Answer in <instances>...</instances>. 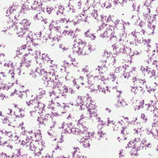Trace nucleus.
<instances>
[{"label": "nucleus", "instance_id": "f257e3e1", "mask_svg": "<svg viewBox=\"0 0 158 158\" xmlns=\"http://www.w3.org/2000/svg\"><path fill=\"white\" fill-rule=\"evenodd\" d=\"M114 34V31H112V28L107 29L106 31H105L102 34H101L100 36L104 38L107 37H110L109 41H114L117 40V37L113 35Z\"/></svg>", "mask_w": 158, "mask_h": 158}, {"label": "nucleus", "instance_id": "f03ea898", "mask_svg": "<svg viewBox=\"0 0 158 158\" xmlns=\"http://www.w3.org/2000/svg\"><path fill=\"white\" fill-rule=\"evenodd\" d=\"M15 19L14 20H12V21L8 23V24H10L11 25V27H12L13 26L14 24L19 23L20 25H21L22 26H23L25 28L26 27H28L31 24V23L27 19H24L21 22L19 21V19L16 18V17L15 16Z\"/></svg>", "mask_w": 158, "mask_h": 158}, {"label": "nucleus", "instance_id": "7ed1b4c3", "mask_svg": "<svg viewBox=\"0 0 158 158\" xmlns=\"http://www.w3.org/2000/svg\"><path fill=\"white\" fill-rule=\"evenodd\" d=\"M78 45V54L79 55L84 54L87 55L86 52L85 51V44L84 43H82V42L81 43H78L77 44H76Z\"/></svg>", "mask_w": 158, "mask_h": 158}, {"label": "nucleus", "instance_id": "20e7f679", "mask_svg": "<svg viewBox=\"0 0 158 158\" xmlns=\"http://www.w3.org/2000/svg\"><path fill=\"white\" fill-rule=\"evenodd\" d=\"M42 6V4H39L38 2L34 1V3L31 6V9L33 10H36L37 11V13L38 14H40V12L43 11V10L41 7Z\"/></svg>", "mask_w": 158, "mask_h": 158}, {"label": "nucleus", "instance_id": "39448f33", "mask_svg": "<svg viewBox=\"0 0 158 158\" xmlns=\"http://www.w3.org/2000/svg\"><path fill=\"white\" fill-rule=\"evenodd\" d=\"M16 29L17 30V34H19L18 36H20L23 35L26 32L28 29V27H26L25 28L23 26H21L19 27L16 26Z\"/></svg>", "mask_w": 158, "mask_h": 158}, {"label": "nucleus", "instance_id": "423d86ee", "mask_svg": "<svg viewBox=\"0 0 158 158\" xmlns=\"http://www.w3.org/2000/svg\"><path fill=\"white\" fill-rule=\"evenodd\" d=\"M42 80L44 81V85H46V87L52 86L53 84V80L50 77H44L42 78Z\"/></svg>", "mask_w": 158, "mask_h": 158}, {"label": "nucleus", "instance_id": "0eeeda50", "mask_svg": "<svg viewBox=\"0 0 158 158\" xmlns=\"http://www.w3.org/2000/svg\"><path fill=\"white\" fill-rule=\"evenodd\" d=\"M104 19L105 20L106 22H110V21H112L111 19V17L110 16L108 17L107 18L106 16L103 17L101 19V21L103 24L101 26V27H99V29L97 30V32L99 31H100L102 30V28H104L105 26H106V25H107V24H106L105 23H104Z\"/></svg>", "mask_w": 158, "mask_h": 158}, {"label": "nucleus", "instance_id": "6e6552de", "mask_svg": "<svg viewBox=\"0 0 158 158\" xmlns=\"http://www.w3.org/2000/svg\"><path fill=\"white\" fill-rule=\"evenodd\" d=\"M17 8V6L12 5L11 7H10L9 9H8L6 10V16H8L9 15V14H12V13H14L16 11Z\"/></svg>", "mask_w": 158, "mask_h": 158}, {"label": "nucleus", "instance_id": "1a4fd4ad", "mask_svg": "<svg viewBox=\"0 0 158 158\" xmlns=\"http://www.w3.org/2000/svg\"><path fill=\"white\" fill-rule=\"evenodd\" d=\"M90 102L89 104H88L87 102L86 106L88 109V111H90L91 110H95V106L94 104V102H91V101H90Z\"/></svg>", "mask_w": 158, "mask_h": 158}, {"label": "nucleus", "instance_id": "9d476101", "mask_svg": "<svg viewBox=\"0 0 158 158\" xmlns=\"http://www.w3.org/2000/svg\"><path fill=\"white\" fill-rule=\"evenodd\" d=\"M41 35V32H40V34L39 33H38V35H39V38L38 37L37 39H35L31 40V42L33 46H36L38 45V41L39 40L40 41L41 40L40 37Z\"/></svg>", "mask_w": 158, "mask_h": 158}, {"label": "nucleus", "instance_id": "9b49d317", "mask_svg": "<svg viewBox=\"0 0 158 158\" xmlns=\"http://www.w3.org/2000/svg\"><path fill=\"white\" fill-rule=\"evenodd\" d=\"M130 50V49H129L127 46L123 45L122 46L119 48V51L120 53L128 55L127 52L129 51Z\"/></svg>", "mask_w": 158, "mask_h": 158}, {"label": "nucleus", "instance_id": "f8f14e48", "mask_svg": "<svg viewBox=\"0 0 158 158\" xmlns=\"http://www.w3.org/2000/svg\"><path fill=\"white\" fill-rule=\"evenodd\" d=\"M144 100L142 101V102H140V105L138 106V109H139L141 108H146L147 110H148L150 106V104H146L144 105Z\"/></svg>", "mask_w": 158, "mask_h": 158}, {"label": "nucleus", "instance_id": "ddd939ff", "mask_svg": "<svg viewBox=\"0 0 158 158\" xmlns=\"http://www.w3.org/2000/svg\"><path fill=\"white\" fill-rule=\"evenodd\" d=\"M53 89L56 87L58 88L59 86L61 85L60 81L56 77L55 78V80L53 81Z\"/></svg>", "mask_w": 158, "mask_h": 158}, {"label": "nucleus", "instance_id": "4468645a", "mask_svg": "<svg viewBox=\"0 0 158 158\" xmlns=\"http://www.w3.org/2000/svg\"><path fill=\"white\" fill-rule=\"evenodd\" d=\"M65 126L66 127L64 129V131H66L65 132L66 133L67 132L68 133L69 132V131L73 126L72 123H67Z\"/></svg>", "mask_w": 158, "mask_h": 158}, {"label": "nucleus", "instance_id": "2eb2a0df", "mask_svg": "<svg viewBox=\"0 0 158 158\" xmlns=\"http://www.w3.org/2000/svg\"><path fill=\"white\" fill-rule=\"evenodd\" d=\"M152 113L153 116V120H156V118H158V109L156 108H155L152 111Z\"/></svg>", "mask_w": 158, "mask_h": 158}, {"label": "nucleus", "instance_id": "dca6fc26", "mask_svg": "<svg viewBox=\"0 0 158 158\" xmlns=\"http://www.w3.org/2000/svg\"><path fill=\"white\" fill-rule=\"evenodd\" d=\"M89 30H88L87 31L85 32V35L86 37H89L91 38L92 40H94L95 39L96 37L93 34H89V35H87V33H89Z\"/></svg>", "mask_w": 158, "mask_h": 158}, {"label": "nucleus", "instance_id": "f3484780", "mask_svg": "<svg viewBox=\"0 0 158 158\" xmlns=\"http://www.w3.org/2000/svg\"><path fill=\"white\" fill-rule=\"evenodd\" d=\"M37 104V106L35 107V109L36 108H39L40 109H41L42 110H44V108L45 106V105L44 104L41 102H38Z\"/></svg>", "mask_w": 158, "mask_h": 158}, {"label": "nucleus", "instance_id": "a211bd4d", "mask_svg": "<svg viewBox=\"0 0 158 158\" xmlns=\"http://www.w3.org/2000/svg\"><path fill=\"white\" fill-rule=\"evenodd\" d=\"M38 73L40 75H43L44 77H46V75L48 73L44 69H42L40 70V72H39ZM48 73L50 74V72H48Z\"/></svg>", "mask_w": 158, "mask_h": 158}, {"label": "nucleus", "instance_id": "6ab92c4d", "mask_svg": "<svg viewBox=\"0 0 158 158\" xmlns=\"http://www.w3.org/2000/svg\"><path fill=\"white\" fill-rule=\"evenodd\" d=\"M30 10V9L28 8L27 6H26V5H25L24 4H23V6L21 8V10H20V12L22 13H25L27 11V9Z\"/></svg>", "mask_w": 158, "mask_h": 158}, {"label": "nucleus", "instance_id": "aec40b11", "mask_svg": "<svg viewBox=\"0 0 158 158\" xmlns=\"http://www.w3.org/2000/svg\"><path fill=\"white\" fill-rule=\"evenodd\" d=\"M49 116V114H46L45 116L43 118H42V124L44 125V126L46 125L48 121V119L46 118V117H47V116Z\"/></svg>", "mask_w": 158, "mask_h": 158}, {"label": "nucleus", "instance_id": "412c9836", "mask_svg": "<svg viewBox=\"0 0 158 158\" xmlns=\"http://www.w3.org/2000/svg\"><path fill=\"white\" fill-rule=\"evenodd\" d=\"M111 6V3L110 2V1H106L103 4V7L106 8L108 9L110 8Z\"/></svg>", "mask_w": 158, "mask_h": 158}, {"label": "nucleus", "instance_id": "4be33fe9", "mask_svg": "<svg viewBox=\"0 0 158 158\" xmlns=\"http://www.w3.org/2000/svg\"><path fill=\"white\" fill-rule=\"evenodd\" d=\"M133 80H135V81H133V82L135 83V81H139L140 83L143 84L146 81L145 80H142L141 79L136 78V77H135L133 78Z\"/></svg>", "mask_w": 158, "mask_h": 158}, {"label": "nucleus", "instance_id": "5701e85b", "mask_svg": "<svg viewBox=\"0 0 158 158\" xmlns=\"http://www.w3.org/2000/svg\"><path fill=\"white\" fill-rule=\"evenodd\" d=\"M96 111V110H94L89 111L90 113L89 115L90 118H91L93 117H96L97 116V114Z\"/></svg>", "mask_w": 158, "mask_h": 158}, {"label": "nucleus", "instance_id": "b1692460", "mask_svg": "<svg viewBox=\"0 0 158 158\" xmlns=\"http://www.w3.org/2000/svg\"><path fill=\"white\" fill-rule=\"evenodd\" d=\"M89 133L90 132L87 133L86 131H85V134H84V135H82V137L85 140H87L90 138Z\"/></svg>", "mask_w": 158, "mask_h": 158}, {"label": "nucleus", "instance_id": "393cba45", "mask_svg": "<svg viewBox=\"0 0 158 158\" xmlns=\"http://www.w3.org/2000/svg\"><path fill=\"white\" fill-rule=\"evenodd\" d=\"M141 118L143 120V122L144 123H146L147 122L148 119L147 118V117L145 116V115L143 114H142L141 115Z\"/></svg>", "mask_w": 158, "mask_h": 158}, {"label": "nucleus", "instance_id": "a878e982", "mask_svg": "<svg viewBox=\"0 0 158 158\" xmlns=\"http://www.w3.org/2000/svg\"><path fill=\"white\" fill-rule=\"evenodd\" d=\"M155 25H154L152 24L149 22L148 23V27L150 29H152V33H153V31L155 29Z\"/></svg>", "mask_w": 158, "mask_h": 158}, {"label": "nucleus", "instance_id": "bb28decb", "mask_svg": "<svg viewBox=\"0 0 158 158\" xmlns=\"http://www.w3.org/2000/svg\"><path fill=\"white\" fill-rule=\"evenodd\" d=\"M77 128L74 127H73V126L72 127V128L70 129V131H69V133H72L73 134H77Z\"/></svg>", "mask_w": 158, "mask_h": 158}, {"label": "nucleus", "instance_id": "cd10ccee", "mask_svg": "<svg viewBox=\"0 0 158 158\" xmlns=\"http://www.w3.org/2000/svg\"><path fill=\"white\" fill-rule=\"evenodd\" d=\"M37 102L38 103L37 99H34L33 100H30L29 102H26V103L27 105L29 106L30 104H33V103Z\"/></svg>", "mask_w": 158, "mask_h": 158}, {"label": "nucleus", "instance_id": "c85d7f7f", "mask_svg": "<svg viewBox=\"0 0 158 158\" xmlns=\"http://www.w3.org/2000/svg\"><path fill=\"white\" fill-rule=\"evenodd\" d=\"M73 53L77 52L78 53V45L75 44L73 45Z\"/></svg>", "mask_w": 158, "mask_h": 158}, {"label": "nucleus", "instance_id": "c756f323", "mask_svg": "<svg viewBox=\"0 0 158 158\" xmlns=\"http://www.w3.org/2000/svg\"><path fill=\"white\" fill-rule=\"evenodd\" d=\"M91 15L95 19H96L97 17L98 16L97 11L95 10H94L92 12Z\"/></svg>", "mask_w": 158, "mask_h": 158}, {"label": "nucleus", "instance_id": "7c9ffc66", "mask_svg": "<svg viewBox=\"0 0 158 158\" xmlns=\"http://www.w3.org/2000/svg\"><path fill=\"white\" fill-rule=\"evenodd\" d=\"M118 104H119L120 103V105H119V106H125L127 105V104L126 103V102H125L124 101L122 100L121 101H118Z\"/></svg>", "mask_w": 158, "mask_h": 158}, {"label": "nucleus", "instance_id": "2f4dec72", "mask_svg": "<svg viewBox=\"0 0 158 158\" xmlns=\"http://www.w3.org/2000/svg\"><path fill=\"white\" fill-rule=\"evenodd\" d=\"M62 91H61V92H63V94L64 93H67L69 90V89H68L67 87L65 85H64L62 87Z\"/></svg>", "mask_w": 158, "mask_h": 158}, {"label": "nucleus", "instance_id": "473e14b6", "mask_svg": "<svg viewBox=\"0 0 158 158\" xmlns=\"http://www.w3.org/2000/svg\"><path fill=\"white\" fill-rule=\"evenodd\" d=\"M77 134H79V135H81L82 136L83 135H84V134H85V131H82L81 130L77 128Z\"/></svg>", "mask_w": 158, "mask_h": 158}, {"label": "nucleus", "instance_id": "72a5a7b5", "mask_svg": "<svg viewBox=\"0 0 158 158\" xmlns=\"http://www.w3.org/2000/svg\"><path fill=\"white\" fill-rule=\"evenodd\" d=\"M42 58L43 60H45L46 61H48L50 60V58H49V56L48 54H46V55H44V58L43 56L42 57Z\"/></svg>", "mask_w": 158, "mask_h": 158}, {"label": "nucleus", "instance_id": "f704fd0d", "mask_svg": "<svg viewBox=\"0 0 158 158\" xmlns=\"http://www.w3.org/2000/svg\"><path fill=\"white\" fill-rule=\"evenodd\" d=\"M53 8L52 7H47L46 8L47 11L49 14H50L52 10H53Z\"/></svg>", "mask_w": 158, "mask_h": 158}, {"label": "nucleus", "instance_id": "c9c22d12", "mask_svg": "<svg viewBox=\"0 0 158 158\" xmlns=\"http://www.w3.org/2000/svg\"><path fill=\"white\" fill-rule=\"evenodd\" d=\"M68 34L70 36H71L73 38L75 37V35L74 33L73 34V32L71 30H70L69 31L68 33Z\"/></svg>", "mask_w": 158, "mask_h": 158}, {"label": "nucleus", "instance_id": "e433bc0d", "mask_svg": "<svg viewBox=\"0 0 158 158\" xmlns=\"http://www.w3.org/2000/svg\"><path fill=\"white\" fill-rule=\"evenodd\" d=\"M126 129V127L125 126L123 127L122 130L121 131V133L123 134H127L128 133L127 131H125Z\"/></svg>", "mask_w": 158, "mask_h": 158}, {"label": "nucleus", "instance_id": "4c0bfd02", "mask_svg": "<svg viewBox=\"0 0 158 158\" xmlns=\"http://www.w3.org/2000/svg\"><path fill=\"white\" fill-rule=\"evenodd\" d=\"M39 92L40 94V95H42L45 94V91L44 90H43L42 89L40 88L39 89Z\"/></svg>", "mask_w": 158, "mask_h": 158}, {"label": "nucleus", "instance_id": "58836bf2", "mask_svg": "<svg viewBox=\"0 0 158 158\" xmlns=\"http://www.w3.org/2000/svg\"><path fill=\"white\" fill-rule=\"evenodd\" d=\"M34 53L35 54V58H37L38 57V55L40 56V52L39 51H36Z\"/></svg>", "mask_w": 158, "mask_h": 158}, {"label": "nucleus", "instance_id": "ea45409f", "mask_svg": "<svg viewBox=\"0 0 158 158\" xmlns=\"http://www.w3.org/2000/svg\"><path fill=\"white\" fill-rule=\"evenodd\" d=\"M123 75L124 76V77L125 78H128L130 76L129 73H126L125 72V73L123 74Z\"/></svg>", "mask_w": 158, "mask_h": 158}, {"label": "nucleus", "instance_id": "a19ab883", "mask_svg": "<svg viewBox=\"0 0 158 158\" xmlns=\"http://www.w3.org/2000/svg\"><path fill=\"white\" fill-rule=\"evenodd\" d=\"M27 49L28 51L30 52L29 53V54H31V55H32L33 56L35 55L34 53L33 54L31 52L32 50L31 48L29 47L28 46Z\"/></svg>", "mask_w": 158, "mask_h": 158}, {"label": "nucleus", "instance_id": "79ce46f5", "mask_svg": "<svg viewBox=\"0 0 158 158\" xmlns=\"http://www.w3.org/2000/svg\"><path fill=\"white\" fill-rule=\"evenodd\" d=\"M152 135V136H154L155 138L157 139L156 137H157V135H155V134L152 131H150V132L148 133V135Z\"/></svg>", "mask_w": 158, "mask_h": 158}, {"label": "nucleus", "instance_id": "37998d69", "mask_svg": "<svg viewBox=\"0 0 158 158\" xmlns=\"http://www.w3.org/2000/svg\"><path fill=\"white\" fill-rule=\"evenodd\" d=\"M98 135L101 137H103V135L104 134V133H102V131H98Z\"/></svg>", "mask_w": 158, "mask_h": 158}, {"label": "nucleus", "instance_id": "c03bdc74", "mask_svg": "<svg viewBox=\"0 0 158 158\" xmlns=\"http://www.w3.org/2000/svg\"><path fill=\"white\" fill-rule=\"evenodd\" d=\"M59 48L61 49H63V51L67 50V48H65V47L63 46V45L61 44L59 45Z\"/></svg>", "mask_w": 158, "mask_h": 158}, {"label": "nucleus", "instance_id": "a18cd8bd", "mask_svg": "<svg viewBox=\"0 0 158 158\" xmlns=\"http://www.w3.org/2000/svg\"><path fill=\"white\" fill-rule=\"evenodd\" d=\"M137 88V87H132V89H131V91L132 92L135 93V92L136 91V88Z\"/></svg>", "mask_w": 158, "mask_h": 158}, {"label": "nucleus", "instance_id": "49530a36", "mask_svg": "<svg viewBox=\"0 0 158 158\" xmlns=\"http://www.w3.org/2000/svg\"><path fill=\"white\" fill-rule=\"evenodd\" d=\"M113 2L115 5L118 4L119 3H121L119 0H113Z\"/></svg>", "mask_w": 158, "mask_h": 158}, {"label": "nucleus", "instance_id": "de8ad7c7", "mask_svg": "<svg viewBox=\"0 0 158 158\" xmlns=\"http://www.w3.org/2000/svg\"><path fill=\"white\" fill-rule=\"evenodd\" d=\"M30 150H32L31 149L32 148H34L35 147V145H34L33 144V143L32 142H31L30 144Z\"/></svg>", "mask_w": 158, "mask_h": 158}, {"label": "nucleus", "instance_id": "09e8293b", "mask_svg": "<svg viewBox=\"0 0 158 158\" xmlns=\"http://www.w3.org/2000/svg\"><path fill=\"white\" fill-rule=\"evenodd\" d=\"M73 148L75 149V151H74L73 154V156H74L75 154L76 153V152H77V150L79 151V149L78 147H77L76 148Z\"/></svg>", "mask_w": 158, "mask_h": 158}, {"label": "nucleus", "instance_id": "8fccbe9b", "mask_svg": "<svg viewBox=\"0 0 158 158\" xmlns=\"http://www.w3.org/2000/svg\"><path fill=\"white\" fill-rule=\"evenodd\" d=\"M141 130V128H138L137 129H134V130L135 131V133H136L137 134H138L139 133V132H140V130Z\"/></svg>", "mask_w": 158, "mask_h": 158}, {"label": "nucleus", "instance_id": "3c124183", "mask_svg": "<svg viewBox=\"0 0 158 158\" xmlns=\"http://www.w3.org/2000/svg\"><path fill=\"white\" fill-rule=\"evenodd\" d=\"M156 72H155L154 70H153L151 72V74H152V76H151L150 77L151 78L152 77L154 76L155 77V75L156 74H155Z\"/></svg>", "mask_w": 158, "mask_h": 158}, {"label": "nucleus", "instance_id": "603ef678", "mask_svg": "<svg viewBox=\"0 0 158 158\" xmlns=\"http://www.w3.org/2000/svg\"><path fill=\"white\" fill-rule=\"evenodd\" d=\"M118 23H119V22H118V21H115L114 22V24L115 25V26H114V27L111 26V27H112V28H113V30H115V29H114V27H115L116 28V25L117 24H118Z\"/></svg>", "mask_w": 158, "mask_h": 158}, {"label": "nucleus", "instance_id": "864d4df0", "mask_svg": "<svg viewBox=\"0 0 158 158\" xmlns=\"http://www.w3.org/2000/svg\"><path fill=\"white\" fill-rule=\"evenodd\" d=\"M135 40H137V41L139 43H140V44L142 43V42H143V39H142V40H141V39L139 40L138 39H136V38H135Z\"/></svg>", "mask_w": 158, "mask_h": 158}, {"label": "nucleus", "instance_id": "5fc2aeb1", "mask_svg": "<svg viewBox=\"0 0 158 158\" xmlns=\"http://www.w3.org/2000/svg\"><path fill=\"white\" fill-rule=\"evenodd\" d=\"M6 156V155L5 153H3V152H2V154H1L0 153V158H1V157H5V156Z\"/></svg>", "mask_w": 158, "mask_h": 158}, {"label": "nucleus", "instance_id": "6e6d98bb", "mask_svg": "<svg viewBox=\"0 0 158 158\" xmlns=\"http://www.w3.org/2000/svg\"><path fill=\"white\" fill-rule=\"evenodd\" d=\"M69 92L71 93V94L74 93V91L71 88H69Z\"/></svg>", "mask_w": 158, "mask_h": 158}, {"label": "nucleus", "instance_id": "4d7b16f0", "mask_svg": "<svg viewBox=\"0 0 158 158\" xmlns=\"http://www.w3.org/2000/svg\"><path fill=\"white\" fill-rule=\"evenodd\" d=\"M63 13V10H60L59 9V10L57 11L56 14L57 15H58L59 13H60L61 14H62Z\"/></svg>", "mask_w": 158, "mask_h": 158}, {"label": "nucleus", "instance_id": "13d9d810", "mask_svg": "<svg viewBox=\"0 0 158 158\" xmlns=\"http://www.w3.org/2000/svg\"><path fill=\"white\" fill-rule=\"evenodd\" d=\"M63 106H60V104H59V103H57V105H58V106H61V107H64V108L65 107H66V105H65V104H64V103H63Z\"/></svg>", "mask_w": 158, "mask_h": 158}, {"label": "nucleus", "instance_id": "bf43d9fd", "mask_svg": "<svg viewBox=\"0 0 158 158\" xmlns=\"http://www.w3.org/2000/svg\"><path fill=\"white\" fill-rule=\"evenodd\" d=\"M61 21H63V23H64L65 22H66V23H67L68 21L67 20V19L66 18H64V19H61Z\"/></svg>", "mask_w": 158, "mask_h": 158}, {"label": "nucleus", "instance_id": "052dcab7", "mask_svg": "<svg viewBox=\"0 0 158 158\" xmlns=\"http://www.w3.org/2000/svg\"><path fill=\"white\" fill-rule=\"evenodd\" d=\"M27 37L29 38V39L30 40H32L33 39L32 36L31 35H30L29 34L27 35Z\"/></svg>", "mask_w": 158, "mask_h": 158}, {"label": "nucleus", "instance_id": "680f3d73", "mask_svg": "<svg viewBox=\"0 0 158 158\" xmlns=\"http://www.w3.org/2000/svg\"><path fill=\"white\" fill-rule=\"evenodd\" d=\"M132 7L135 10H136L137 6L133 4L132 5Z\"/></svg>", "mask_w": 158, "mask_h": 158}, {"label": "nucleus", "instance_id": "e2e57ef3", "mask_svg": "<svg viewBox=\"0 0 158 158\" xmlns=\"http://www.w3.org/2000/svg\"><path fill=\"white\" fill-rule=\"evenodd\" d=\"M8 120V119L6 117H5L4 118V120L2 121L3 123V124L5 123H6V121H7Z\"/></svg>", "mask_w": 158, "mask_h": 158}, {"label": "nucleus", "instance_id": "0e129e2a", "mask_svg": "<svg viewBox=\"0 0 158 158\" xmlns=\"http://www.w3.org/2000/svg\"><path fill=\"white\" fill-rule=\"evenodd\" d=\"M140 70H141L142 72H145V68L143 66H141L140 68Z\"/></svg>", "mask_w": 158, "mask_h": 158}, {"label": "nucleus", "instance_id": "69168bd1", "mask_svg": "<svg viewBox=\"0 0 158 158\" xmlns=\"http://www.w3.org/2000/svg\"><path fill=\"white\" fill-rule=\"evenodd\" d=\"M82 118H81L80 120H78V123L80 124H81V125H82L83 123L82 122Z\"/></svg>", "mask_w": 158, "mask_h": 158}, {"label": "nucleus", "instance_id": "338daca9", "mask_svg": "<svg viewBox=\"0 0 158 158\" xmlns=\"http://www.w3.org/2000/svg\"><path fill=\"white\" fill-rule=\"evenodd\" d=\"M22 49H25L27 48L26 45H24L21 47Z\"/></svg>", "mask_w": 158, "mask_h": 158}, {"label": "nucleus", "instance_id": "774afa93", "mask_svg": "<svg viewBox=\"0 0 158 158\" xmlns=\"http://www.w3.org/2000/svg\"><path fill=\"white\" fill-rule=\"evenodd\" d=\"M59 9L60 10H64V8L62 6H59Z\"/></svg>", "mask_w": 158, "mask_h": 158}]
</instances>
